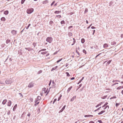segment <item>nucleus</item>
<instances>
[{"label": "nucleus", "mask_w": 123, "mask_h": 123, "mask_svg": "<svg viewBox=\"0 0 123 123\" xmlns=\"http://www.w3.org/2000/svg\"><path fill=\"white\" fill-rule=\"evenodd\" d=\"M52 40L53 39L52 38L50 37H48L46 39V41L50 43L52 42Z\"/></svg>", "instance_id": "nucleus-1"}, {"label": "nucleus", "mask_w": 123, "mask_h": 123, "mask_svg": "<svg viewBox=\"0 0 123 123\" xmlns=\"http://www.w3.org/2000/svg\"><path fill=\"white\" fill-rule=\"evenodd\" d=\"M34 9L32 8H31L30 9H29L27 10V12L28 14L31 13L33 12Z\"/></svg>", "instance_id": "nucleus-2"}, {"label": "nucleus", "mask_w": 123, "mask_h": 123, "mask_svg": "<svg viewBox=\"0 0 123 123\" xmlns=\"http://www.w3.org/2000/svg\"><path fill=\"white\" fill-rule=\"evenodd\" d=\"M12 82V80H6L5 81L6 84L7 85L11 83Z\"/></svg>", "instance_id": "nucleus-3"}, {"label": "nucleus", "mask_w": 123, "mask_h": 123, "mask_svg": "<svg viewBox=\"0 0 123 123\" xmlns=\"http://www.w3.org/2000/svg\"><path fill=\"white\" fill-rule=\"evenodd\" d=\"M34 83L33 82H31L29 84L28 87L29 88H31L34 86Z\"/></svg>", "instance_id": "nucleus-4"}, {"label": "nucleus", "mask_w": 123, "mask_h": 123, "mask_svg": "<svg viewBox=\"0 0 123 123\" xmlns=\"http://www.w3.org/2000/svg\"><path fill=\"white\" fill-rule=\"evenodd\" d=\"M41 99V97L40 96H38L37 98L35 99V103L38 102V101L39 100Z\"/></svg>", "instance_id": "nucleus-5"}, {"label": "nucleus", "mask_w": 123, "mask_h": 123, "mask_svg": "<svg viewBox=\"0 0 123 123\" xmlns=\"http://www.w3.org/2000/svg\"><path fill=\"white\" fill-rule=\"evenodd\" d=\"M11 33L13 35H14L17 34V31L14 30H13L11 31Z\"/></svg>", "instance_id": "nucleus-6"}, {"label": "nucleus", "mask_w": 123, "mask_h": 123, "mask_svg": "<svg viewBox=\"0 0 123 123\" xmlns=\"http://www.w3.org/2000/svg\"><path fill=\"white\" fill-rule=\"evenodd\" d=\"M52 88H54L55 87L56 84L55 83L54 80H53L52 83Z\"/></svg>", "instance_id": "nucleus-7"}, {"label": "nucleus", "mask_w": 123, "mask_h": 123, "mask_svg": "<svg viewBox=\"0 0 123 123\" xmlns=\"http://www.w3.org/2000/svg\"><path fill=\"white\" fill-rule=\"evenodd\" d=\"M66 105H65L62 108V109L59 112V113H60L61 112H62L65 109V107H66Z\"/></svg>", "instance_id": "nucleus-8"}, {"label": "nucleus", "mask_w": 123, "mask_h": 123, "mask_svg": "<svg viewBox=\"0 0 123 123\" xmlns=\"http://www.w3.org/2000/svg\"><path fill=\"white\" fill-rule=\"evenodd\" d=\"M12 102L10 100H9L8 102L7 103V105L8 106H11V104Z\"/></svg>", "instance_id": "nucleus-9"}, {"label": "nucleus", "mask_w": 123, "mask_h": 123, "mask_svg": "<svg viewBox=\"0 0 123 123\" xmlns=\"http://www.w3.org/2000/svg\"><path fill=\"white\" fill-rule=\"evenodd\" d=\"M76 98V96H74L71 99L70 101H73Z\"/></svg>", "instance_id": "nucleus-10"}, {"label": "nucleus", "mask_w": 123, "mask_h": 123, "mask_svg": "<svg viewBox=\"0 0 123 123\" xmlns=\"http://www.w3.org/2000/svg\"><path fill=\"white\" fill-rule=\"evenodd\" d=\"M61 11H55L54 12L56 14H58L59 13H61Z\"/></svg>", "instance_id": "nucleus-11"}, {"label": "nucleus", "mask_w": 123, "mask_h": 123, "mask_svg": "<svg viewBox=\"0 0 123 123\" xmlns=\"http://www.w3.org/2000/svg\"><path fill=\"white\" fill-rule=\"evenodd\" d=\"M7 101V100L6 99H5L2 102V104L3 105H5Z\"/></svg>", "instance_id": "nucleus-12"}, {"label": "nucleus", "mask_w": 123, "mask_h": 123, "mask_svg": "<svg viewBox=\"0 0 123 123\" xmlns=\"http://www.w3.org/2000/svg\"><path fill=\"white\" fill-rule=\"evenodd\" d=\"M105 110L102 111H101V112H99V113H98V115L101 114H102V113H103L105 112Z\"/></svg>", "instance_id": "nucleus-13"}, {"label": "nucleus", "mask_w": 123, "mask_h": 123, "mask_svg": "<svg viewBox=\"0 0 123 123\" xmlns=\"http://www.w3.org/2000/svg\"><path fill=\"white\" fill-rule=\"evenodd\" d=\"M108 46V45L107 43H105L103 45V47L104 48H106Z\"/></svg>", "instance_id": "nucleus-14"}, {"label": "nucleus", "mask_w": 123, "mask_h": 123, "mask_svg": "<svg viewBox=\"0 0 123 123\" xmlns=\"http://www.w3.org/2000/svg\"><path fill=\"white\" fill-rule=\"evenodd\" d=\"M57 68L58 66H56V67H54V68H53L51 69V71H52L53 70H55L56 68Z\"/></svg>", "instance_id": "nucleus-15"}, {"label": "nucleus", "mask_w": 123, "mask_h": 123, "mask_svg": "<svg viewBox=\"0 0 123 123\" xmlns=\"http://www.w3.org/2000/svg\"><path fill=\"white\" fill-rule=\"evenodd\" d=\"M9 12L7 10H6L4 12V13L6 15H7L8 13Z\"/></svg>", "instance_id": "nucleus-16"}, {"label": "nucleus", "mask_w": 123, "mask_h": 123, "mask_svg": "<svg viewBox=\"0 0 123 123\" xmlns=\"http://www.w3.org/2000/svg\"><path fill=\"white\" fill-rule=\"evenodd\" d=\"M72 88V86H71L67 90V92L68 93L70 91V90H71V89Z\"/></svg>", "instance_id": "nucleus-17"}, {"label": "nucleus", "mask_w": 123, "mask_h": 123, "mask_svg": "<svg viewBox=\"0 0 123 123\" xmlns=\"http://www.w3.org/2000/svg\"><path fill=\"white\" fill-rule=\"evenodd\" d=\"M1 20L2 21H4L6 20V19L4 17H2L1 18Z\"/></svg>", "instance_id": "nucleus-18"}, {"label": "nucleus", "mask_w": 123, "mask_h": 123, "mask_svg": "<svg viewBox=\"0 0 123 123\" xmlns=\"http://www.w3.org/2000/svg\"><path fill=\"white\" fill-rule=\"evenodd\" d=\"M60 23L61 24H66L64 20L62 21Z\"/></svg>", "instance_id": "nucleus-19"}, {"label": "nucleus", "mask_w": 123, "mask_h": 123, "mask_svg": "<svg viewBox=\"0 0 123 123\" xmlns=\"http://www.w3.org/2000/svg\"><path fill=\"white\" fill-rule=\"evenodd\" d=\"M116 43L114 41H112L111 43V44L112 45H114Z\"/></svg>", "instance_id": "nucleus-20"}, {"label": "nucleus", "mask_w": 123, "mask_h": 123, "mask_svg": "<svg viewBox=\"0 0 123 123\" xmlns=\"http://www.w3.org/2000/svg\"><path fill=\"white\" fill-rule=\"evenodd\" d=\"M48 52V51H46L44 52H42L41 53V54L42 55H45Z\"/></svg>", "instance_id": "nucleus-21"}, {"label": "nucleus", "mask_w": 123, "mask_h": 123, "mask_svg": "<svg viewBox=\"0 0 123 123\" xmlns=\"http://www.w3.org/2000/svg\"><path fill=\"white\" fill-rule=\"evenodd\" d=\"M48 1L47 0H46L43 2V4H45L48 2Z\"/></svg>", "instance_id": "nucleus-22"}, {"label": "nucleus", "mask_w": 123, "mask_h": 123, "mask_svg": "<svg viewBox=\"0 0 123 123\" xmlns=\"http://www.w3.org/2000/svg\"><path fill=\"white\" fill-rule=\"evenodd\" d=\"M85 42V40L84 38H82L81 39V42L82 43H83Z\"/></svg>", "instance_id": "nucleus-23"}, {"label": "nucleus", "mask_w": 123, "mask_h": 123, "mask_svg": "<svg viewBox=\"0 0 123 123\" xmlns=\"http://www.w3.org/2000/svg\"><path fill=\"white\" fill-rule=\"evenodd\" d=\"M68 35L69 37L71 36L72 35V33L70 32H69L68 33Z\"/></svg>", "instance_id": "nucleus-24"}, {"label": "nucleus", "mask_w": 123, "mask_h": 123, "mask_svg": "<svg viewBox=\"0 0 123 123\" xmlns=\"http://www.w3.org/2000/svg\"><path fill=\"white\" fill-rule=\"evenodd\" d=\"M37 42H34L33 43V45L34 46V47H35L36 46L37 44Z\"/></svg>", "instance_id": "nucleus-25"}, {"label": "nucleus", "mask_w": 123, "mask_h": 123, "mask_svg": "<svg viewBox=\"0 0 123 123\" xmlns=\"http://www.w3.org/2000/svg\"><path fill=\"white\" fill-rule=\"evenodd\" d=\"M73 40H74L73 43L72 44V45H73L76 42V40L74 38H73Z\"/></svg>", "instance_id": "nucleus-26"}, {"label": "nucleus", "mask_w": 123, "mask_h": 123, "mask_svg": "<svg viewBox=\"0 0 123 123\" xmlns=\"http://www.w3.org/2000/svg\"><path fill=\"white\" fill-rule=\"evenodd\" d=\"M108 108V109H109V106L108 105H106L105 106V107L104 108V110H105V109L106 108Z\"/></svg>", "instance_id": "nucleus-27"}, {"label": "nucleus", "mask_w": 123, "mask_h": 123, "mask_svg": "<svg viewBox=\"0 0 123 123\" xmlns=\"http://www.w3.org/2000/svg\"><path fill=\"white\" fill-rule=\"evenodd\" d=\"M10 40L7 39L6 40V42L7 44H8V43H9L10 42Z\"/></svg>", "instance_id": "nucleus-28"}, {"label": "nucleus", "mask_w": 123, "mask_h": 123, "mask_svg": "<svg viewBox=\"0 0 123 123\" xmlns=\"http://www.w3.org/2000/svg\"><path fill=\"white\" fill-rule=\"evenodd\" d=\"M107 96V95L105 96H104L101 97V98L102 99H105L106 98Z\"/></svg>", "instance_id": "nucleus-29"}, {"label": "nucleus", "mask_w": 123, "mask_h": 123, "mask_svg": "<svg viewBox=\"0 0 123 123\" xmlns=\"http://www.w3.org/2000/svg\"><path fill=\"white\" fill-rule=\"evenodd\" d=\"M58 17L59 18H60L61 17V16L60 15H56L55 16V17Z\"/></svg>", "instance_id": "nucleus-30"}, {"label": "nucleus", "mask_w": 123, "mask_h": 123, "mask_svg": "<svg viewBox=\"0 0 123 123\" xmlns=\"http://www.w3.org/2000/svg\"><path fill=\"white\" fill-rule=\"evenodd\" d=\"M46 50V49H42L40 50H39V52H41V51H45Z\"/></svg>", "instance_id": "nucleus-31"}, {"label": "nucleus", "mask_w": 123, "mask_h": 123, "mask_svg": "<svg viewBox=\"0 0 123 123\" xmlns=\"http://www.w3.org/2000/svg\"><path fill=\"white\" fill-rule=\"evenodd\" d=\"M19 94L20 95V97L22 98L23 97V96L22 93H19Z\"/></svg>", "instance_id": "nucleus-32"}, {"label": "nucleus", "mask_w": 123, "mask_h": 123, "mask_svg": "<svg viewBox=\"0 0 123 123\" xmlns=\"http://www.w3.org/2000/svg\"><path fill=\"white\" fill-rule=\"evenodd\" d=\"M39 103V102H38L37 103H35V104H34V105L36 106L37 105H38Z\"/></svg>", "instance_id": "nucleus-33"}, {"label": "nucleus", "mask_w": 123, "mask_h": 123, "mask_svg": "<svg viewBox=\"0 0 123 123\" xmlns=\"http://www.w3.org/2000/svg\"><path fill=\"white\" fill-rule=\"evenodd\" d=\"M53 22L52 21H51L50 22H49V24L50 25H52L53 24Z\"/></svg>", "instance_id": "nucleus-34"}, {"label": "nucleus", "mask_w": 123, "mask_h": 123, "mask_svg": "<svg viewBox=\"0 0 123 123\" xmlns=\"http://www.w3.org/2000/svg\"><path fill=\"white\" fill-rule=\"evenodd\" d=\"M66 73L67 74V76L69 77L70 76V75L68 72H66Z\"/></svg>", "instance_id": "nucleus-35"}, {"label": "nucleus", "mask_w": 123, "mask_h": 123, "mask_svg": "<svg viewBox=\"0 0 123 123\" xmlns=\"http://www.w3.org/2000/svg\"><path fill=\"white\" fill-rule=\"evenodd\" d=\"M62 58H61V59L58 60L56 62L57 63H58L59 62H60L62 60Z\"/></svg>", "instance_id": "nucleus-36"}, {"label": "nucleus", "mask_w": 123, "mask_h": 123, "mask_svg": "<svg viewBox=\"0 0 123 123\" xmlns=\"http://www.w3.org/2000/svg\"><path fill=\"white\" fill-rule=\"evenodd\" d=\"M101 108V107H100L99 108H98L97 109L95 110L94 111L95 112V111H96L99 110Z\"/></svg>", "instance_id": "nucleus-37"}, {"label": "nucleus", "mask_w": 123, "mask_h": 123, "mask_svg": "<svg viewBox=\"0 0 123 123\" xmlns=\"http://www.w3.org/2000/svg\"><path fill=\"white\" fill-rule=\"evenodd\" d=\"M30 100L31 102H32L33 101V99L32 98H30Z\"/></svg>", "instance_id": "nucleus-38"}, {"label": "nucleus", "mask_w": 123, "mask_h": 123, "mask_svg": "<svg viewBox=\"0 0 123 123\" xmlns=\"http://www.w3.org/2000/svg\"><path fill=\"white\" fill-rule=\"evenodd\" d=\"M25 1V0H22L21 1V3L23 4L24 3V2Z\"/></svg>", "instance_id": "nucleus-39"}, {"label": "nucleus", "mask_w": 123, "mask_h": 123, "mask_svg": "<svg viewBox=\"0 0 123 123\" xmlns=\"http://www.w3.org/2000/svg\"><path fill=\"white\" fill-rule=\"evenodd\" d=\"M76 53L78 54V55H80V54L79 53V52H78L77 50V49L76 50Z\"/></svg>", "instance_id": "nucleus-40"}, {"label": "nucleus", "mask_w": 123, "mask_h": 123, "mask_svg": "<svg viewBox=\"0 0 123 123\" xmlns=\"http://www.w3.org/2000/svg\"><path fill=\"white\" fill-rule=\"evenodd\" d=\"M121 86H119V87H117V90H120V89H121Z\"/></svg>", "instance_id": "nucleus-41"}, {"label": "nucleus", "mask_w": 123, "mask_h": 123, "mask_svg": "<svg viewBox=\"0 0 123 123\" xmlns=\"http://www.w3.org/2000/svg\"><path fill=\"white\" fill-rule=\"evenodd\" d=\"M90 115H86L84 116V117H90Z\"/></svg>", "instance_id": "nucleus-42"}, {"label": "nucleus", "mask_w": 123, "mask_h": 123, "mask_svg": "<svg viewBox=\"0 0 123 123\" xmlns=\"http://www.w3.org/2000/svg\"><path fill=\"white\" fill-rule=\"evenodd\" d=\"M101 105V104H98V105H97L96 106V107H98L99 106H100Z\"/></svg>", "instance_id": "nucleus-43"}, {"label": "nucleus", "mask_w": 123, "mask_h": 123, "mask_svg": "<svg viewBox=\"0 0 123 123\" xmlns=\"http://www.w3.org/2000/svg\"><path fill=\"white\" fill-rule=\"evenodd\" d=\"M42 70H40L38 72V74H40L42 73Z\"/></svg>", "instance_id": "nucleus-44"}, {"label": "nucleus", "mask_w": 123, "mask_h": 123, "mask_svg": "<svg viewBox=\"0 0 123 123\" xmlns=\"http://www.w3.org/2000/svg\"><path fill=\"white\" fill-rule=\"evenodd\" d=\"M111 60H110L108 62H107V63L108 64H109L111 62Z\"/></svg>", "instance_id": "nucleus-45"}, {"label": "nucleus", "mask_w": 123, "mask_h": 123, "mask_svg": "<svg viewBox=\"0 0 123 123\" xmlns=\"http://www.w3.org/2000/svg\"><path fill=\"white\" fill-rule=\"evenodd\" d=\"M83 51L84 53H85V54H86V51L85 50V49H83Z\"/></svg>", "instance_id": "nucleus-46"}, {"label": "nucleus", "mask_w": 123, "mask_h": 123, "mask_svg": "<svg viewBox=\"0 0 123 123\" xmlns=\"http://www.w3.org/2000/svg\"><path fill=\"white\" fill-rule=\"evenodd\" d=\"M116 98V96H113V97H112L111 98H110V99H113V98Z\"/></svg>", "instance_id": "nucleus-47"}, {"label": "nucleus", "mask_w": 123, "mask_h": 123, "mask_svg": "<svg viewBox=\"0 0 123 123\" xmlns=\"http://www.w3.org/2000/svg\"><path fill=\"white\" fill-rule=\"evenodd\" d=\"M28 48V50L29 51H30L32 50V49L31 48Z\"/></svg>", "instance_id": "nucleus-48"}, {"label": "nucleus", "mask_w": 123, "mask_h": 123, "mask_svg": "<svg viewBox=\"0 0 123 123\" xmlns=\"http://www.w3.org/2000/svg\"><path fill=\"white\" fill-rule=\"evenodd\" d=\"M0 84H2L3 85H5V83H3V82L2 81H0Z\"/></svg>", "instance_id": "nucleus-49"}, {"label": "nucleus", "mask_w": 123, "mask_h": 123, "mask_svg": "<svg viewBox=\"0 0 123 123\" xmlns=\"http://www.w3.org/2000/svg\"><path fill=\"white\" fill-rule=\"evenodd\" d=\"M55 1H53L52 3L51 4V6H52L55 3Z\"/></svg>", "instance_id": "nucleus-50"}, {"label": "nucleus", "mask_w": 123, "mask_h": 123, "mask_svg": "<svg viewBox=\"0 0 123 123\" xmlns=\"http://www.w3.org/2000/svg\"><path fill=\"white\" fill-rule=\"evenodd\" d=\"M98 121L100 123H103V122L101 120H98Z\"/></svg>", "instance_id": "nucleus-51"}, {"label": "nucleus", "mask_w": 123, "mask_h": 123, "mask_svg": "<svg viewBox=\"0 0 123 123\" xmlns=\"http://www.w3.org/2000/svg\"><path fill=\"white\" fill-rule=\"evenodd\" d=\"M73 27V26H69L68 28V29H70L72 28Z\"/></svg>", "instance_id": "nucleus-52"}, {"label": "nucleus", "mask_w": 123, "mask_h": 123, "mask_svg": "<svg viewBox=\"0 0 123 123\" xmlns=\"http://www.w3.org/2000/svg\"><path fill=\"white\" fill-rule=\"evenodd\" d=\"M51 81H52V80H50V81H49V86H50V85L51 84Z\"/></svg>", "instance_id": "nucleus-53"}, {"label": "nucleus", "mask_w": 123, "mask_h": 123, "mask_svg": "<svg viewBox=\"0 0 123 123\" xmlns=\"http://www.w3.org/2000/svg\"><path fill=\"white\" fill-rule=\"evenodd\" d=\"M57 100V99L56 98H55V99L54 100V101H53V104H54V103H55V102Z\"/></svg>", "instance_id": "nucleus-54"}, {"label": "nucleus", "mask_w": 123, "mask_h": 123, "mask_svg": "<svg viewBox=\"0 0 123 123\" xmlns=\"http://www.w3.org/2000/svg\"><path fill=\"white\" fill-rule=\"evenodd\" d=\"M92 25V24L90 25V26H88L87 28V29H89L90 27Z\"/></svg>", "instance_id": "nucleus-55"}, {"label": "nucleus", "mask_w": 123, "mask_h": 123, "mask_svg": "<svg viewBox=\"0 0 123 123\" xmlns=\"http://www.w3.org/2000/svg\"><path fill=\"white\" fill-rule=\"evenodd\" d=\"M91 28L92 29H95L96 28V27H95L93 26H92L91 27Z\"/></svg>", "instance_id": "nucleus-56"}, {"label": "nucleus", "mask_w": 123, "mask_h": 123, "mask_svg": "<svg viewBox=\"0 0 123 123\" xmlns=\"http://www.w3.org/2000/svg\"><path fill=\"white\" fill-rule=\"evenodd\" d=\"M119 104L118 103H116V107H117L119 105Z\"/></svg>", "instance_id": "nucleus-57"}, {"label": "nucleus", "mask_w": 123, "mask_h": 123, "mask_svg": "<svg viewBox=\"0 0 123 123\" xmlns=\"http://www.w3.org/2000/svg\"><path fill=\"white\" fill-rule=\"evenodd\" d=\"M10 111H8L7 113V114L8 115H10Z\"/></svg>", "instance_id": "nucleus-58"}, {"label": "nucleus", "mask_w": 123, "mask_h": 123, "mask_svg": "<svg viewBox=\"0 0 123 123\" xmlns=\"http://www.w3.org/2000/svg\"><path fill=\"white\" fill-rule=\"evenodd\" d=\"M94 122L92 121H90L89 123H94Z\"/></svg>", "instance_id": "nucleus-59"}, {"label": "nucleus", "mask_w": 123, "mask_h": 123, "mask_svg": "<svg viewBox=\"0 0 123 123\" xmlns=\"http://www.w3.org/2000/svg\"><path fill=\"white\" fill-rule=\"evenodd\" d=\"M108 104V103L107 102H106L105 104L104 105H105V106L106 105H107Z\"/></svg>", "instance_id": "nucleus-60"}, {"label": "nucleus", "mask_w": 123, "mask_h": 123, "mask_svg": "<svg viewBox=\"0 0 123 123\" xmlns=\"http://www.w3.org/2000/svg\"><path fill=\"white\" fill-rule=\"evenodd\" d=\"M68 64L67 63H66V67H67L68 66Z\"/></svg>", "instance_id": "nucleus-61"}, {"label": "nucleus", "mask_w": 123, "mask_h": 123, "mask_svg": "<svg viewBox=\"0 0 123 123\" xmlns=\"http://www.w3.org/2000/svg\"><path fill=\"white\" fill-rule=\"evenodd\" d=\"M31 115V114H30V113H28L27 115V116H29V117H30V115Z\"/></svg>", "instance_id": "nucleus-62"}, {"label": "nucleus", "mask_w": 123, "mask_h": 123, "mask_svg": "<svg viewBox=\"0 0 123 123\" xmlns=\"http://www.w3.org/2000/svg\"><path fill=\"white\" fill-rule=\"evenodd\" d=\"M82 84H80L79 86V88H78V89H79L80 87H81V86H82Z\"/></svg>", "instance_id": "nucleus-63"}, {"label": "nucleus", "mask_w": 123, "mask_h": 123, "mask_svg": "<svg viewBox=\"0 0 123 123\" xmlns=\"http://www.w3.org/2000/svg\"><path fill=\"white\" fill-rule=\"evenodd\" d=\"M121 38H123V34H122L121 35Z\"/></svg>", "instance_id": "nucleus-64"}]
</instances>
